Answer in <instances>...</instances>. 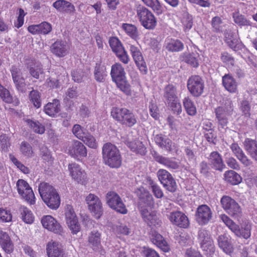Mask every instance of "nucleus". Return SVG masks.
Returning <instances> with one entry per match:
<instances>
[{
	"mask_svg": "<svg viewBox=\"0 0 257 257\" xmlns=\"http://www.w3.org/2000/svg\"><path fill=\"white\" fill-rule=\"evenodd\" d=\"M224 177L225 181L232 185H237L242 181L241 176L232 170L228 171L225 172Z\"/></svg>",
	"mask_w": 257,
	"mask_h": 257,
	"instance_id": "47",
	"label": "nucleus"
},
{
	"mask_svg": "<svg viewBox=\"0 0 257 257\" xmlns=\"http://www.w3.org/2000/svg\"><path fill=\"white\" fill-rule=\"evenodd\" d=\"M164 48L169 52H178L183 50L184 44L178 39L167 38L165 41Z\"/></svg>",
	"mask_w": 257,
	"mask_h": 257,
	"instance_id": "30",
	"label": "nucleus"
},
{
	"mask_svg": "<svg viewBox=\"0 0 257 257\" xmlns=\"http://www.w3.org/2000/svg\"><path fill=\"white\" fill-rule=\"evenodd\" d=\"M88 209L96 219H99L103 213L102 203L99 198L94 194L90 193L86 197Z\"/></svg>",
	"mask_w": 257,
	"mask_h": 257,
	"instance_id": "11",
	"label": "nucleus"
},
{
	"mask_svg": "<svg viewBox=\"0 0 257 257\" xmlns=\"http://www.w3.org/2000/svg\"><path fill=\"white\" fill-rule=\"evenodd\" d=\"M122 29L132 39L137 40L139 38V33L137 27L135 25L128 23H123L121 26Z\"/></svg>",
	"mask_w": 257,
	"mask_h": 257,
	"instance_id": "40",
	"label": "nucleus"
},
{
	"mask_svg": "<svg viewBox=\"0 0 257 257\" xmlns=\"http://www.w3.org/2000/svg\"><path fill=\"white\" fill-rule=\"evenodd\" d=\"M141 215L144 221L152 228H158L161 226L162 222L155 211L150 212L144 209L141 211Z\"/></svg>",
	"mask_w": 257,
	"mask_h": 257,
	"instance_id": "19",
	"label": "nucleus"
},
{
	"mask_svg": "<svg viewBox=\"0 0 257 257\" xmlns=\"http://www.w3.org/2000/svg\"><path fill=\"white\" fill-rule=\"evenodd\" d=\"M220 218L224 224L237 236L248 239L251 235V224L245 220L241 224L240 227L227 215L222 214Z\"/></svg>",
	"mask_w": 257,
	"mask_h": 257,
	"instance_id": "5",
	"label": "nucleus"
},
{
	"mask_svg": "<svg viewBox=\"0 0 257 257\" xmlns=\"http://www.w3.org/2000/svg\"><path fill=\"white\" fill-rule=\"evenodd\" d=\"M167 103L168 104V106L173 111L174 113L179 115L181 113L182 106L180 102V100L178 98L176 99V100L170 101Z\"/></svg>",
	"mask_w": 257,
	"mask_h": 257,
	"instance_id": "59",
	"label": "nucleus"
},
{
	"mask_svg": "<svg viewBox=\"0 0 257 257\" xmlns=\"http://www.w3.org/2000/svg\"><path fill=\"white\" fill-rule=\"evenodd\" d=\"M222 207L228 214L234 217L241 213V209L238 203L230 197L225 196L221 199Z\"/></svg>",
	"mask_w": 257,
	"mask_h": 257,
	"instance_id": "14",
	"label": "nucleus"
},
{
	"mask_svg": "<svg viewBox=\"0 0 257 257\" xmlns=\"http://www.w3.org/2000/svg\"><path fill=\"white\" fill-rule=\"evenodd\" d=\"M109 44L119 60L125 64H127L130 59L120 40L117 37H112L110 38Z\"/></svg>",
	"mask_w": 257,
	"mask_h": 257,
	"instance_id": "10",
	"label": "nucleus"
},
{
	"mask_svg": "<svg viewBox=\"0 0 257 257\" xmlns=\"http://www.w3.org/2000/svg\"><path fill=\"white\" fill-rule=\"evenodd\" d=\"M161 183L169 191L174 192L177 188L176 181L172 175L166 170L161 169L157 173Z\"/></svg>",
	"mask_w": 257,
	"mask_h": 257,
	"instance_id": "12",
	"label": "nucleus"
},
{
	"mask_svg": "<svg viewBox=\"0 0 257 257\" xmlns=\"http://www.w3.org/2000/svg\"><path fill=\"white\" fill-rule=\"evenodd\" d=\"M93 75L97 82H104L107 76L106 66L101 62L96 63L94 68Z\"/></svg>",
	"mask_w": 257,
	"mask_h": 257,
	"instance_id": "29",
	"label": "nucleus"
},
{
	"mask_svg": "<svg viewBox=\"0 0 257 257\" xmlns=\"http://www.w3.org/2000/svg\"><path fill=\"white\" fill-rule=\"evenodd\" d=\"M20 151L22 154L27 158H31L35 156V152L31 145L26 141L21 143Z\"/></svg>",
	"mask_w": 257,
	"mask_h": 257,
	"instance_id": "48",
	"label": "nucleus"
},
{
	"mask_svg": "<svg viewBox=\"0 0 257 257\" xmlns=\"http://www.w3.org/2000/svg\"><path fill=\"white\" fill-rule=\"evenodd\" d=\"M110 76L112 81L121 91L127 96L132 95L131 86L126 80L124 69L120 63H115L111 66Z\"/></svg>",
	"mask_w": 257,
	"mask_h": 257,
	"instance_id": "1",
	"label": "nucleus"
},
{
	"mask_svg": "<svg viewBox=\"0 0 257 257\" xmlns=\"http://www.w3.org/2000/svg\"><path fill=\"white\" fill-rule=\"evenodd\" d=\"M81 140L90 148L96 149L97 148V143L95 138L89 134H86Z\"/></svg>",
	"mask_w": 257,
	"mask_h": 257,
	"instance_id": "57",
	"label": "nucleus"
},
{
	"mask_svg": "<svg viewBox=\"0 0 257 257\" xmlns=\"http://www.w3.org/2000/svg\"><path fill=\"white\" fill-rule=\"evenodd\" d=\"M46 251L48 257H65L61 244L56 241H49L47 245Z\"/></svg>",
	"mask_w": 257,
	"mask_h": 257,
	"instance_id": "25",
	"label": "nucleus"
},
{
	"mask_svg": "<svg viewBox=\"0 0 257 257\" xmlns=\"http://www.w3.org/2000/svg\"><path fill=\"white\" fill-rule=\"evenodd\" d=\"M53 7L59 12L67 13H74L75 11L74 6L65 0H57L53 4Z\"/></svg>",
	"mask_w": 257,
	"mask_h": 257,
	"instance_id": "33",
	"label": "nucleus"
},
{
	"mask_svg": "<svg viewBox=\"0 0 257 257\" xmlns=\"http://www.w3.org/2000/svg\"><path fill=\"white\" fill-rule=\"evenodd\" d=\"M144 4L150 8L157 15L163 13L164 8L159 0H142Z\"/></svg>",
	"mask_w": 257,
	"mask_h": 257,
	"instance_id": "41",
	"label": "nucleus"
},
{
	"mask_svg": "<svg viewBox=\"0 0 257 257\" xmlns=\"http://www.w3.org/2000/svg\"><path fill=\"white\" fill-rule=\"evenodd\" d=\"M222 83L225 89L231 93L237 90V83L235 79L230 75L226 74L222 77Z\"/></svg>",
	"mask_w": 257,
	"mask_h": 257,
	"instance_id": "38",
	"label": "nucleus"
},
{
	"mask_svg": "<svg viewBox=\"0 0 257 257\" xmlns=\"http://www.w3.org/2000/svg\"><path fill=\"white\" fill-rule=\"evenodd\" d=\"M110 115L115 121L126 127H132L137 123V115L132 110L125 107H113Z\"/></svg>",
	"mask_w": 257,
	"mask_h": 257,
	"instance_id": "3",
	"label": "nucleus"
},
{
	"mask_svg": "<svg viewBox=\"0 0 257 257\" xmlns=\"http://www.w3.org/2000/svg\"><path fill=\"white\" fill-rule=\"evenodd\" d=\"M154 141L159 147L169 152H172L175 147L174 143L169 138L162 134L156 135L154 137Z\"/></svg>",
	"mask_w": 257,
	"mask_h": 257,
	"instance_id": "27",
	"label": "nucleus"
},
{
	"mask_svg": "<svg viewBox=\"0 0 257 257\" xmlns=\"http://www.w3.org/2000/svg\"><path fill=\"white\" fill-rule=\"evenodd\" d=\"M130 52L141 73L143 75L146 74L148 72V68L140 48L137 46L131 45L130 46Z\"/></svg>",
	"mask_w": 257,
	"mask_h": 257,
	"instance_id": "13",
	"label": "nucleus"
},
{
	"mask_svg": "<svg viewBox=\"0 0 257 257\" xmlns=\"http://www.w3.org/2000/svg\"><path fill=\"white\" fill-rule=\"evenodd\" d=\"M147 181L152 189L154 195L157 198H162L164 196V193L161 187L151 177H148Z\"/></svg>",
	"mask_w": 257,
	"mask_h": 257,
	"instance_id": "52",
	"label": "nucleus"
},
{
	"mask_svg": "<svg viewBox=\"0 0 257 257\" xmlns=\"http://www.w3.org/2000/svg\"><path fill=\"white\" fill-rule=\"evenodd\" d=\"M106 197L107 203L111 208L122 214L127 213L125 205L116 193L110 191L106 194Z\"/></svg>",
	"mask_w": 257,
	"mask_h": 257,
	"instance_id": "9",
	"label": "nucleus"
},
{
	"mask_svg": "<svg viewBox=\"0 0 257 257\" xmlns=\"http://www.w3.org/2000/svg\"><path fill=\"white\" fill-rule=\"evenodd\" d=\"M171 222L180 228H187L189 226V221L187 216L179 211L171 212L168 216Z\"/></svg>",
	"mask_w": 257,
	"mask_h": 257,
	"instance_id": "18",
	"label": "nucleus"
},
{
	"mask_svg": "<svg viewBox=\"0 0 257 257\" xmlns=\"http://www.w3.org/2000/svg\"><path fill=\"white\" fill-rule=\"evenodd\" d=\"M30 102L33 103L34 107L39 108L41 106V99L40 93L36 90L33 89L29 94Z\"/></svg>",
	"mask_w": 257,
	"mask_h": 257,
	"instance_id": "51",
	"label": "nucleus"
},
{
	"mask_svg": "<svg viewBox=\"0 0 257 257\" xmlns=\"http://www.w3.org/2000/svg\"><path fill=\"white\" fill-rule=\"evenodd\" d=\"M218 244L220 248L227 254L231 255L234 251V247L232 243L231 238L226 234L218 236Z\"/></svg>",
	"mask_w": 257,
	"mask_h": 257,
	"instance_id": "26",
	"label": "nucleus"
},
{
	"mask_svg": "<svg viewBox=\"0 0 257 257\" xmlns=\"http://www.w3.org/2000/svg\"><path fill=\"white\" fill-rule=\"evenodd\" d=\"M187 88L190 94L194 97L201 96L204 89V82L199 75H194L190 77L187 81Z\"/></svg>",
	"mask_w": 257,
	"mask_h": 257,
	"instance_id": "7",
	"label": "nucleus"
},
{
	"mask_svg": "<svg viewBox=\"0 0 257 257\" xmlns=\"http://www.w3.org/2000/svg\"><path fill=\"white\" fill-rule=\"evenodd\" d=\"M88 242L93 250L101 247V233L97 230H93L89 233Z\"/></svg>",
	"mask_w": 257,
	"mask_h": 257,
	"instance_id": "36",
	"label": "nucleus"
},
{
	"mask_svg": "<svg viewBox=\"0 0 257 257\" xmlns=\"http://www.w3.org/2000/svg\"><path fill=\"white\" fill-rule=\"evenodd\" d=\"M183 104L188 115L194 116L196 114L197 109L196 106L190 97H185L183 100Z\"/></svg>",
	"mask_w": 257,
	"mask_h": 257,
	"instance_id": "43",
	"label": "nucleus"
},
{
	"mask_svg": "<svg viewBox=\"0 0 257 257\" xmlns=\"http://www.w3.org/2000/svg\"><path fill=\"white\" fill-rule=\"evenodd\" d=\"M11 146L10 138L6 134H2L0 136V146L2 151L8 152Z\"/></svg>",
	"mask_w": 257,
	"mask_h": 257,
	"instance_id": "55",
	"label": "nucleus"
},
{
	"mask_svg": "<svg viewBox=\"0 0 257 257\" xmlns=\"http://www.w3.org/2000/svg\"><path fill=\"white\" fill-rule=\"evenodd\" d=\"M61 109L60 100L53 99L52 102L47 103L44 107V111L48 115L54 117L59 112Z\"/></svg>",
	"mask_w": 257,
	"mask_h": 257,
	"instance_id": "31",
	"label": "nucleus"
},
{
	"mask_svg": "<svg viewBox=\"0 0 257 257\" xmlns=\"http://www.w3.org/2000/svg\"><path fill=\"white\" fill-rule=\"evenodd\" d=\"M41 223L45 228L54 233L62 235L63 232L62 226L51 215L43 216L41 219Z\"/></svg>",
	"mask_w": 257,
	"mask_h": 257,
	"instance_id": "16",
	"label": "nucleus"
},
{
	"mask_svg": "<svg viewBox=\"0 0 257 257\" xmlns=\"http://www.w3.org/2000/svg\"><path fill=\"white\" fill-rule=\"evenodd\" d=\"M230 149L233 154L243 165L247 166L251 164V161L247 158L238 144H232L230 146Z\"/></svg>",
	"mask_w": 257,
	"mask_h": 257,
	"instance_id": "35",
	"label": "nucleus"
},
{
	"mask_svg": "<svg viewBox=\"0 0 257 257\" xmlns=\"http://www.w3.org/2000/svg\"><path fill=\"white\" fill-rule=\"evenodd\" d=\"M26 122L35 133L43 134L45 133V126L38 121H33L31 119H27L26 120Z\"/></svg>",
	"mask_w": 257,
	"mask_h": 257,
	"instance_id": "50",
	"label": "nucleus"
},
{
	"mask_svg": "<svg viewBox=\"0 0 257 257\" xmlns=\"http://www.w3.org/2000/svg\"><path fill=\"white\" fill-rule=\"evenodd\" d=\"M150 238L152 243L164 252H168L170 250V245L166 240L157 231H152Z\"/></svg>",
	"mask_w": 257,
	"mask_h": 257,
	"instance_id": "24",
	"label": "nucleus"
},
{
	"mask_svg": "<svg viewBox=\"0 0 257 257\" xmlns=\"http://www.w3.org/2000/svg\"><path fill=\"white\" fill-rule=\"evenodd\" d=\"M199 54L197 53H189L185 56L184 60L190 66L197 68L199 65Z\"/></svg>",
	"mask_w": 257,
	"mask_h": 257,
	"instance_id": "49",
	"label": "nucleus"
},
{
	"mask_svg": "<svg viewBox=\"0 0 257 257\" xmlns=\"http://www.w3.org/2000/svg\"><path fill=\"white\" fill-rule=\"evenodd\" d=\"M137 17L141 25L147 30H153L157 24V20L152 12L142 5L136 8Z\"/></svg>",
	"mask_w": 257,
	"mask_h": 257,
	"instance_id": "6",
	"label": "nucleus"
},
{
	"mask_svg": "<svg viewBox=\"0 0 257 257\" xmlns=\"http://www.w3.org/2000/svg\"><path fill=\"white\" fill-rule=\"evenodd\" d=\"M25 65L30 75L36 79H39L40 75L44 74L42 64L34 59H26Z\"/></svg>",
	"mask_w": 257,
	"mask_h": 257,
	"instance_id": "17",
	"label": "nucleus"
},
{
	"mask_svg": "<svg viewBox=\"0 0 257 257\" xmlns=\"http://www.w3.org/2000/svg\"><path fill=\"white\" fill-rule=\"evenodd\" d=\"M19 195L30 205L35 203L34 192L29 184L23 179H19L16 184Z\"/></svg>",
	"mask_w": 257,
	"mask_h": 257,
	"instance_id": "8",
	"label": "nucleus"
},
{
	"mask_svg": "<svg viewBox=\"0 0 257 257\" xmlns=\"http://www.w3.org/2000/svg\"><path fill=\"white\" fill-rule=\"evenodd\" d=\"M14 83L17 89L22 93L26 91V83L25 78L22 76V72L20 68L15 65H12L10 70Z\"/></svg>",
	"mask_w": 257,
	"mask_h": 257,
	"instance_id": "15",
	"label": "nucleus"
},
{
	"mask_svg": "<svg viewBox=\"0 0 257 257\" xmlns=\"http://www.w3.org/2000/svg\"><path fill=\"white\" fill-rule=\"evenodd\" d=\"M233 21L236 24L240 26H245L248 24V21L238 11L234 12L232 14Z\"/></svg>",
	"mask_w": 257,
	"mask_h": 257,
	"instance_id": "60",
	"label": "nucleus"
},
{
	"mask_svg": "<svg viewBox=\"0 0 257 257\" xmlns=\"http://www.w3.org/2000/svg\"><path fill=\"white\" fill-rule=\"evenodd\" d=\"M155 160L159 163L163 165L170 169H177L179 168L178 162L174 160L163 157L158 156L155 158Z\"/></svg>",
	"mask_w": 257,
	"mask_h": 257,
	"instance_id": "44",
	"label": "nucleus"
},
{
	"mask_svg": "<svg viewBox=\"0 0 257 257\" xmlns=\"http://www.w3.org/2000/svg\"><path fill=\"white\" fill-rule=\"evenodd\" d=\"M196 220L200 225H204L209 221V207L207 205H199L195 214Z\"/></svg>",
	"mask_w": 257,
	"mask_h": 257,
	"instance_id": "28",
	"label": "nucleus"
},
{
	"mask_svg": "<svg viewBox=\"0 0 257 257\" xmlns=\"http://www.w3.org/2000/svg\"><path fill=\"white\" fill-rule=\"evenodd\" d=\"M244 148L247 153L251 157L254 155V151L257 149V143L251 139H246L244 142Z\"/></svg>",
	"mask_w": 257,
	"mask_h": 257,
	"instance_id": "53",
	"label": "nucleus"
},
{
	"mask_svg": "<svg viewBox=\"0 0 257 257\" xmlns=\"http://www.w3.org/2000/svg\"><path fill=\"white\" fill-rule=\"evenodd\" d=\"M0 245L5 253H12L14 250V245L9 234L6 232L0 236Z\"/></svg>",
	"mask_w": 257,
	"mask_h": 257,
	"instance_id": "34",
	"label": "nucleus"
},
{
	"mask_svg": "<svg viewBox=\"0 0 257 257\" xmlns=\"http://www.w3.org/2000/svg\"><path fill=\"white\" fill-rule=\"evenodd\" d=\"M9 157L11 161L21 172L25 174H27L30 173L29 169L20 162L13 155L10 154Z\"/></svg>",
	"mask_w": 257,
	"mask_h": 257,
	"instance_id": "58",
	"label": "nucleus"
},
{
	"mask_svg": "<svg viewBox=\"0 0 257 257\" xmlns=\"http://www.w3.org/2000/svg\"><path fill=\"white\" fill-rule=\"evenodd\" d=\"M164 97L167 100V103L178 98L175 87L172 84L167 85L165 87Z\"/></svg>",
	"mask_w": 257,
	"mask_h": 257,
	"instance_id": "46",
	"label": "nucleus"
},
{
	"mask_svg": "<svg viewBox=\"0 0 257 257\" xmlns=\"http://www.w3.org/2000/svg\"><path fill=\"white\" fill-rule=\"evenodd\" d=\"M22 220L25 223L31 224L34 221V216L32 212L27 207L22 206L19 209Z\"/></svg>",
	"mask_w": 257,
	"mask_h": 257,
	"instance_id": "45",
	"label": "nucleus"
},
{
	"mask_svg": "<svg viewBox=\"0 0 257 257\" xmlns=\"http://www.w3.org/2000/svg\"><path fill=\"white\" fill-rule=\"evenodd\" d=\"M68 170L70 176L78 183L82 184L86 182V174L84 171L82 170L80 166L76 163L69 164Z\"/></svg>",
	"mask_w": 257,
	"mask_h": 257,
	"instance_id": "20",
	"label": "nucleus"
},
{
	"mask_svg": "<svg viewBox=\"0 0 257 257\" xmlns=\"http://www.w3.org/2000/svg\"><path fill=\"white\" fill-rule=\"evenodd\" d=\"M12 214L10 210L0 208V220L3 222H9L12 220Z\"/></svg>",
	"mask_w": 257,
	"mask_h": 257,
	"instance_id": "61",
	"label": "nucleus"
},
{
	"mask_svg": "<svg viewBox=\"0 0 257 257\" xmlns=\"http://www.w3.org/2000/svg\"><path fill=\"white\" fill-rule=\"evenodd\" d=\"M65 217L66 223L78 218L72 205L67 204L65 206Z\"/></svg>",
	"mask_w": 257,
	"mask_h": 257,
	"instance_id": "54",
	"label": "nucleus"
},
{
	"mask_svg": "<svg viewBox=\"0 0 257 257\" xmlns=\"http://www.w3.org/2000/svg\"><path fill=\"white\" fill-rule=\"evenodd\" d=\"M210 161L212 167L215 170L222 171L225 167L220 156L217 152H213L210 155Z\"/></svg>",
	"mask_w": 257,
	"mask_h": 257,
	"instance_id": "42",
	"label": "nucleus"
},
{
	"mask_svg": "<svg viewBox=\"0 0 257 257\" xmlns=\"http://www.w3.org/2000/svg\"><path fill=\"white\" fill-rule=\"evenodd\" d=\"M38 27L40 35H47L50 33L52 30L51 24L45 21L38 24Z\"/></svg>",
	"mask_w": 257,
	"mask_h": 257,
	"instance_id": "62",
	"label": "nucleus"
},
{
	"mask_svg": "<svg viewBox=\"0 0 257 257\" xmlns=\"http://www.w3.org/2000/svg\"><path fill=\"white\" fill-rule=\"evenodd\" d=\"M104 163L111 168H118L121 165L122 158L119 150L110 143L104 144L102 150Z\"/></svg>",
	"mask_w": 257,
	"mask_h": 257,
	"instance_id": "4",
	"label": "nucleus"
},
{
	"mask_svg": "<svg viewBox=\"0 0 257 257\" xmlns=\"http://www.w3.org/2000/svg\"><path fill=\"white\" fill-rule=\"evenodd\" d=\"M69 154L74 158L85 157L87 156V150L84 145L77 140L72 142L68 148Z\"/></svg>",
	"mask_w": 257,
	"mask_h": 257,
	"instance_id": "21",
	"label": "nucleus"
},
{
	"mask_svg": "<svg viewBox=\"0 0 257 257\" xmlns=\"http://www.w3.org/2000/svg\"><path fill=\"white\" fill-rule=\"evenodd\" d=\"M198 240L200 247L204 252V254L207 255L209 250V233L207 230L201 229L198 233Z\"/></svg>",
	"mask_w": 257,
	"mask_h": 257,
	"instance_id": "37",
	"label": "nucleus"
},
{
	"mask_svg": "<svg viewBox=\"0 0 257 257\" xmlns=\"http://www.w3.org/2000/svg\"><path fill=\"white\" fill-rule=\"evenodd\" d=\"M66 224L73 234H77L81 230V226L78 218L70 221Z\"/></svg>",
	"mask_w": 257,
	"mask_h": 257,
	"instance_id": "63",
	"label": "nucleus"
},
{
	"mask_svg": "<svg viewBox=\"0 0 257 257\" xmlns=\"http://www.w3.org/2000/svg\"><path fill=\"white\" fill-rule=\"evenodd\" d=\"M132 151L137 154H140L144 156L147 153V148L144 145L143 143L139 140H134L128 143L127 145Z\"/></svg>",
	"mask_w": 257,
	"mask_h": 257,
	"instance_id": "39",
	"label": "nucleus"
},
{
	"mask_svg": "<svg viewBox=\"0 0 257 257\" xmlns=\"http://www.w3.org/2000/svg\"><path fill=\"white\" fill-rule=\"evenodd\" d=\"M226 109L225 110L223 107H219L215 110L219 123L223 126L227 123L226 115L233 109L232 103L230 101H228V105Z\"/></svg>",
	"mask_w": 257,
	"mask_h": 257,
	"instance_id": "32",
	"label": "nucleus"
},
{
	"mask_svg": "<svg viewBox=\"0 0 257 257\" xmlns=\"http://www.w3.org/2000/svg\"><path fill=\"white\" fill-rule=\"evenodd\" d=\"M18 16L17 18L16 21L14 22V26L18 29L22 27L24 23V17L27 15L24 10L22 8H19Z\"/></svg>",
	"mask_w": 257,
	"mask_h": 257,
	"instance_id": "64",
	"label": "nucleus"
},
{
	"mask_svg": "<svg viewBox=\"0 0 257 257\" xmlns=\"http://www.w3.org/2000/svg\"><path fill=\"white\" fill-rule=\"evenodd\" d=\"M0 97L4 101L8 103L13 102V98L9 90L4 87L0 83Z\"/></svg>",
	"mask_w": 257,
	"mask_h": 257,
	"instance_id": "56",
	"label": "nucleus"
},
{
	"mask_svg": "<svg viewBox=\"0 0 257 257\" xmlns=\"http://www.w3.org/2000/svg\"><path fill=\"white\" fill-rule=\"evenodd\" d=\"M69 47L65 41L57 40L50 47L51 52L55 56L63 57L68 53Z\"/></svg>",
	"mask_w": 257,
	"mask_h": 257,
	"instance_id": "23",
	"label": "nucleus"
},
{
	"mask_svg": "<svg viewBox=\"0 0 257 257\" xmlns=\"http://www.w3.org/2000/svg\"><path fill=\"white\" fill-rule=\"evenodd\" d=\"M39 192L45 204L52 209H57L60 204V197L53 186L46 182L39 186Z\"/></svg>",
	"mask_w": 257,
	"mask_h": 257,
	"instance_id": "2",
	"label": "nucleus"
},
{
	"mask_svg": "<svg viewBox=\"0 0 257 257\" xmlns=\"http://www.w3.org/2000/svg\"><path fill=\"white\" fill-rule=\"evenodd\" d=\"M225 41L231 49L236 52L241 50L243 47L242 43L238 38L237 34L235 32H226L225 34Z\"/></svg>",
	"mask_w": 257,
	"mask_h": 257,
	"instance_id": "22",
	"label": "nucleus"
}]
</instances>
